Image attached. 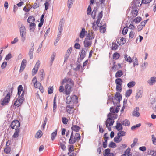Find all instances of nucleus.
<instances>
[{
	"label": "nucleus",
	"mask_w": 156,
	"mask_h": 156,
	"mask_svg": "<svg viewBox=\"0 0 156 156\" xmlns=\"http://www.w3.org/2000/svg\"><path fill=\"white\" fill-rule=\"evenodd\" d=\"M140 0H133L131 4V7L132 9L136 8L141 5L140 4Z\"/></svg>",
	"instance_id": "nucleus-7"
},
{
	"label": "nucleus",
	"mask_w": 156,
	"mask_h": 156,
	"mask_svg": "<svg viewBox=\"0 0 156 156\" xmlns=\"http://www.w3.org/2000/svg\"><path fill=\"white\" fill-rule=\"evenodd\" d=\"M122 80L120 78H118L115 80V83L116 84V85L121 86L122 85Z\"/></svg>",
	"instance_id": "nucleus-24"
},
{
	"label": "nucleus",
	"mask_w": 156,
	"mask_h": 156,
	"mask_svg": "<svg viewBox=\"0 0 156 156\" xmlns=\"http://www.w3.org/2000/svg\"><path fill=\"white\" fill-rule=\"evenodd\" d=\"M132 91L131 89L127 90L125 93V96L127 97H129L132 93Z\"/></svg>",
	"instance_id": "nucleus-42"
},
{
	"label": "nucleus",
	"mask_w": 156,
	"mask_h": 156,
	"mask_svg": "<svg viewBox=\"0 0 156 156\" xmlns=\"http://www.w3.org/2000/svg\"><path fill=\"white\" fill-rule=\"evenodd\" d=\"M104 156H107L110 153V149L109 148L106 149L104 150Z\"/></svg>",
	"instance_id": "nucleus-39"
},
{
	"label": "nucleus",
	"mask_w": 156,
	"mask_h": 156,
	"mask_svg": "<svg viewBox=\"0 0 156 156\" xmlns=\"http://www.w3.org/2000/svg\"><path fill=\"white\" fill-rule=\"evenodd\" d=\"M102 24H101V23L100 24V31L101 33H104L105 32L106 29L105 27H104V25L102 26Z\"/></svg>",
	"instance_id": "nucleus-30"
},
{
	"label": "nucleus",
	"mask_w": 156,
	"mask_h": 156,
	"mask_svg": "<svg viewBox=\"0 0 156 156\" xmlns=\"http://www.w3.org/2000/svg\"><path fill=\"white\" fill-rule=\"evenodd\" d=\"M80 139V135L79 133H76L74 136L73 131L71 132L70 137L69 139V143L70 144L75 143L76 141L79 140Z\"/></svg>",
	"instance_id": "nucleus-1"
},
{
	"label": "nucleus",
	"mask_w": 156,
	"mask_h": 156,
	"mask_svg": "<svg viewBox=\"0 0 156 156\" xmlns=\"http://www.w3.org/2000/svg\"><path fill=\"white\" fill-rule=\"evenodd\" d=\"M66 102L67 104H69L71 102H72L71 99V97L69 96H67L66 100Z\"/></svg>",
	"instance_id": "nucleus-50"
},
{
	"label": "nucleus",
	"mask_w": 156,
	"mask_h": 156,
	"mask_svg": "<svg viewBox=\"0 0 156 156\" xmlns=\"http://www.w3.org/2000/svg\"><path fill=\"white\" fill-rule=\"evenodd\" d=\"M92 41L90 40H89L87 39H85L84 41V46L85 47H90L92 44Z\"/></svg>",
	"instance_id": "nucleus-9"
},
{
	"label": "nucleus",
	"mask_w": 156,
	"mask_h": 156,
	"mask_svg": "<svg viewBox=\"0 0 156 156\" xmlns=\"http://www.w3.org/2000/svg\"><path fill=\"white\" fill-rule=\"evenodd\" d=\"M67 112L69 114L72 113L73 112V108L70 105H67L66 107Z\"/></svg>",
	"instance_id": "nucleus-27"
},
{
	"label": "nucleus",
	"mask_w": 156,
	"mask_h": 156,
	"mask_svg": "<svg viewBox=\"0 0 156 156\" xmlns=\"http://www.w3.org/2000/svg\"><path fill=\"white\" fill-rule=\"evenodd\" d=\"M48 93L49 94H51L53 92V87H50L48 88Z\"/></svg>",
	"instance_id": "nucleus-64"
},
{
	"label": "nucleus",
	"mask_w": 156,
	"mask_h": 156,
	"mask_svg": "<svg viewBox=\"0 0 156 156\" xmlns=\"http://www.w3.org/2000/svg\"><path fill=\"white\" fill-rule=\"evenodd\" d=\"M20 133V130L19 128L17 129H15V131L13 136L14 138L17 137L19 135Z\"/></svg>",
	"instance_id": "nucleus-37"
},
{
	"label": "nucleus",
	"mask_w": 156,
	"mask_h": 156,
	"mask_svg": "<svg viewBox=\"0 0 156 156\" xmlns=\"http://www.w3.org/2000/svg\"><path fill=\"white\" fill-rule=\"evenodd\" d=\"M7 144V143L6 144V147L4 149V151L6 154H8L10 153L11 151V147L8 146Z\"/></svg>",
	"instance_id": "nucleus-29"
},
{
	"label": "nucleus",
	"mask_w": 156,
	"mask_h": 156,
	"mask_svg": "<svg viewBox=\"0 0 156 156\" xmlns=\"http://www.w3.org/2000/svg\"><path fill=\"white\" fill-rule=\"evenodd\" d=\"M20 36L21 37L22 41L24 42L25 40V35H26V29L25 27L22 25L20 28Z\"/></svg>",
	"instance_id": "nucleus-3"
},
{
	"label": "nucleus",
	"mask_w": 156,
	"mask_h": 156,
	"mask_svg": "<svg viewBox=\"0 0 156 156\" xmlns=\"http://www.w3.org/2000/svg\"><path fill=\"white\" fill-rule=\"evenodd\" d=\"M86 50L85 48L82 49L80 56V59L82 60L85 57L86 54Z\"/></svg>",
	"instance_id": "nucleus-15"
},
{
	"label": "nucleus",
	"mask_w": 156,
	"mask_h": 156,
	"mask_svg": "<svg viewBox=\"0 0 156 156\" xmlns=\"http://www.w3.org/2000/svg\"><path fill=\"white\" fill-rule=\"evenodd\" d=\"M138 11L136 9L132 10L129 15L128 17L131 19H133V18L136 17L137 15Z\"/></svg>",
	"instance_id": "nucleus-8"
},
{
	"label": "nucleus",
	"mask_w": 156,
	"mask_h": 156,
	"mask_svg": "<svg viewBox=\"0 0 156 156\" xmlns=\"http://www.w3.org/2000/svg\"><path fill=\"white\" fill-rule=\"evenodd\" d=\"M108 146L109 147L114 148L116 147V145L115 143L112 141L110 143Z\"/></svg>",
	"instance_id": "nucleus-47"
},
{
	"label": "nucleus",
	"mask_w": 156,
	"mask_h": 156,
	"mask_svg": "<svg viewBox=\"0 0 156 156\" xmlns=\"http://www.w3.org/2000/svg\"><path fill=\"white\" fill-rule=\"evenodd\" d=\"M124 58H125V60L129 63H131L132 62V60L131 59V58L130 56H129L128 57V55L126 54L124 55Z\"/></svg>",
	"instance_id": "nucleus-32"
},
{
	"label": "nucleus",
	"mask_w": 156,
	"mask_h": 156,
	"mask_svg": "<svg viewBox=\"0 0 156 156\" xmlns=\"http://www.w3.org/2000/svg\"><path fill=\"white\" fill-rule=\"evenodd\" d=\"M156 82V77H151L148 80V83L150 85H153Z\"/></svg>",
	"instance_id": "nucleus-16"
},
{
	"label": "nucleus",
	"mask_w": 156,
	"mask_h": 156,
	"mask_svg": "<svg viewBox=\"0 0 156 156\" xmlns=\"http://www.w3.org/2000/svg\"><path fill=\"white\" fill-rule=\"evenodd\" d=\"M56 95L54 97L53 100V112L54 113H55L56 112V110L57 108V105H56Z\"/></svg>",
	"instance_id": "nucleus-26"
},
{
	"label": "nucleus",
	"mask_w": 156,
	"mask_h": 156,
	"mask_svg": "<svg viewBox=\"0 0 156 156\" xmlns=\"http://www.w3.org/2000/svg\"><path fill=\"white\" fill-rule=\"evenodd\" d=\"M39 6V2L38 1H36L35 2L33 5V6L32 7L34 9L37 8Z\"/></svg>",
	"instance_id": "nucleus-51"
},
{
	"label": "nucleus",
	"mask_w": 156,
	"mask_h": 156,
	"mask_svg": "<svg viewBox=\"0 0 156 156\" xmlns=\"http://www.w3.org/2000/svg\"><path fill=\"white\" fill-rule=\"evenodd\" d=\"M77 66L76 68H74V70L76 71H78L80 70V68H81L82 70V71H83V68L82 66L79 64H77Z\"/></svg>",
	"instance_id": "nucleus-52"
},
{
	"label": "nucleus",
	"mask_w": 156,
	"mask_h": 156,
	"mask_svg": "<svg viewBox=\"0 0 156 156\" xmlns=\"http://www.w3.org/2000/svg\"><path fill=\"white\" fill-rule=\"evenodd\" d=\"M141 18L140 17H137L136 18L134 19L133 21L135 22L136 23L140 22L141 20Z\"/></svg>",
	"instance_id": "nucleus-48"
},
{
	"label": "nucleus",
	"mask_w": 156,
	"mask_h": 156,
	"mask_svg": "<svg viewBox=\"0 0 156 156\" xmlns=\"http://www.w3.org/2000/svg\"><path fill=\"white\" fill-rule=\"evenodd\" d=\"M74 0H68V6L69 9L71 7V5H72Z\"/></svg>",
	"instance_id": "nucleus-54"
},
{
	"label": "nucleus",
	"mask_w": 156,
	"mask_h": 156,
	"mask_svg": "<svg viewBox=\"0 0 156 156\" xmlns=\"http://www.w3.org/2000/svg\"><path fill=\"white\" fill-rule=\"evenodd\" d=\"M126 134V133L125 132L122 131V130H120L119 131L117 134V135H120L121 137L125 136Z\"/></svg>",
	"instance_id": "nucleus-41"
},
{
	"label": "nucleus",
	"mask_w": 156,
	"mask_h": 156,
	"mask_svg": "<svg viewBox=\"0 0 156 156\" xmlns=\"http://www.w3.org/2000/svg\"><path fill=\"white\" fill-rule=\"evenodd\" d=\"M126 39L123 37H122L120 39V41L118 39L117 42L119 45H122L126 43Z\"/></svg>",
	"instance_id": "nucleus-22"
},
{
	"label": "nucleus",
	"mask_w": 156,
	"mask_h": 156,
	"mask_svg": "<svg viewBox=\"0 0 156 156\" xmlns=\"http://www.w3.org/2000/svg\"><path fill=\"white\" fill-rule=\"evenodd\" d=\"M23 92V91L24 92V91H23V87L22 85H20L18 87V93L17 94L18 95V98H20L21 97V92Z\"/></svg>",
	"instance_id": "nucleus-20"
},
{
	"label": "nucleus",
	"mask_w": 156,
	"mask_h": 156,
	"mask_svg": "<svg viewBox=\"0 0 156 156\" xmlns=\"http://www.w3.org/2000/svg\"><path fill=\"white\" fill-rule=\"evenodd\" d=\"M120 55L118 53H115L113 55V58L114 59H117L119 58Z\"/></svg>",
	"instance_id": "nucleus-44"
},
{
	"label": "nucleus",
	"mask_w": 156,
	"mask_h": 156,
	"mask_svg": "<svg viewBox=\"0 0 156 156\" xmlns=\"http://www.w3.org/2000/svg\"><path fill=\"white\" fill-rule=\"evenodd\" d=\"M36 26V24L34 23H31L30 25V30H32L30 33L31 36H33L34 34V30H35V27Z\"/></svg>",
	"instance_id": "nucleus-14"
},
{
	"label": "nucleus",
	"mask_w": 156,
	"mask_h": 156,
	"mask_svg": "<svg viewBox=\"0 0 156 156\" xmlns=\"http://www.w3.org/2000/svg\"><path fill=\"white\" fill-rule=\"evenodd\" d=\"M128 27H124L122 31V34L125 35L126 34L128 30Z\"/></svg>",
	"instance_id": "nucleus-55"
},
{
	"label": "nucleus",
	"mask_w": 156,
	"mask_h": 156,
	"mask_svg": "<svg viewBox=\"0 0 156 156\" xmlns=\"http://www.w3.org/2000/svg\"><path fill=\"white\" fill-rule=\"evenodd\" d=\"M85 32H86L85 31V28H83L79 35V37L80 38H83L84 37H85Z\"/></svg>",
	"instance_id": "nucleus-28"
},
{
	"label": "nucleus",
	"mask_w": 156,
	"mask_h": 156,
	"mask_svg": "<svg viewBox=\"0 0 156 156\" xmlns=\"http://www.w3.org/2000/svg\"><path fill=\"white\" fill-rule=\"evenodd\" d=\"M56 53L55 52H53L52 53L50 58V61L49 65L50 66H51L53 64V62L55 58Z\"/></svg>",
	"instance_id": "nucleus-19"
},
{
	"label": "nucleus",
	"mask_w": 156,
	"mask_h": 156,
	"mask_svg": "<svg viewBox=\"0 0 156 156\" xmlns=\"http://www.w3.org/2000/svg\"><path fill=\"white\" fill-rule=\"evenodd\" d=\"M7 63L6 62H4L1 65V68L3 69L5 68L7 65Z\"/></svg>",
	"instance_id": "nucleus-62"
},
{
	"label": "nucleus",
	"mask_w": 156,
	"mask_h": 156,
	"mask_svg": "<svg viewBox=\"0 0 156 156\" xmlns=\"http://www.w3.org/2000/svg\"><path fill=\"white\" fill-rule=\"evenodd\" d=\"M94 37L95 34H94V33L93 32L91 31L88 33L87 36L86 37L85 39H89V40L91 41V40L94 39Z\"/></svg>",
	"instance_id": "nucleus-13"
},
{
	"label": "nucleus",
	"mask_w": 156,
	"mask_h": 156,
	"mask_svg": "<svg viewBox=\"0 0 156 156\" xmlns=\"http://www.w3.org/2000/svg\"><path fill=\"white\" fill-rule=\"evenodd\" d=\"M34 44H33V45L31 47L28 53V55L30 56V59H31L33 58V53L34 51Z\"/></svg>",
	"instance_id": "nucleus-17"
},
{
	"label": "nucleus",
	"mask_w": 156,
	"mask_h": 156,
	"mask_svg": "<svg viewBox=\"0 0 156 156\" xmlns=\"http://www.w3.org/2000/svg\"><path fill=\"white\" fill-rule=\"evenodd\" d=\"M75 121H73L72 123V126L71 127V129L73 131H74L76 132H78L80 129V128L79 126H77L76 125H74V122Z\"/></svg>",
	"instance_id": "nucleus-11"
},
{
	"label": "nucleus",
	"mask_w": 156,
	"mask_h": 156,
	"mask_svg": "<svg viewBox=\"0 0 156 156\" xmlns=\"http://www.w3.org/2000/svg\"><path fill=\"white\" fill-rule=\"evenodd\" d=\"M44 70L42 69L40 70V79L41 80H43L45 77V75L44 73Z\"/></svg>",
	"instance_id": "nucleus-35"
},
{
	"label": "nucleus",
	"mask_w": 156,
	"mask_h": 156,
	"mask_svg": "<svg viewBox=\"0 0 156 156\" xmlns=\"http://www.w3.org/2000/svg\"><path fill=\"white\" fill-rule=\"evenodd\" d=\"M27 63L26 60L24 59L22 61L20 69V71H23Z\"/></svg>",
	"instance_id": "nucleus-18"
},
{
	"label": "nucleus",
	"mask_w": 156,
	"mask_h": 156,
	"mask_svg": "<svg viewBox=\"0 0 156 156\" xmlns=\"http://www.w3.org/2000/svg\"><path fill=\"white\" fill-rule=\"evenodd\" d=\"M10 93L9 92L7 93L6 96L4 98L3 100L2 101L1 104L3 105H5L7 104L10 100Z\"/></svg>",
	"instance_id": "nucleus-5"
},
{
	"label": "nucleus",
	"mask_w": 156,
	"mask_h": 156,
	"mask_svg": "<svg viewBox=\"0 0 156 156\" xmlns=\"http://www.w3.org/2000/svg\"><path fill=\"white\" fill-rule=\"evenodd\" d=\"M141 124L140 123H139L138 124L135 125H134L131 128V130H134L136 128L140 127V126H141Z\"/></svg>",
	"instance_id": "nucleus-56"
},
{
	"label": "nucleus",
	"mask_w": 156,
	"mask_h": 156,
	"mask_svg": "<svg viewBox=\"0 0 156 156\" xmlns=\"http://www.w3.org/2000/svg\"><path fill=\"white\" fill-rule=\"evenodd\" d=\"M122 124L125 126H129L130 125V122L127 119H125L122 122Z\"/></svg>",
	"instance_id": "nucleus-43"
},
{
	"label": "nucleus",
	"mask_w": 156,
	"mask_h": 156,
	"mask_svg": "<svg viewBox=\"0 0 156 156\" xmlns=\"http://www.w3.org/2000/svg\"><path fill=\"white\" fill-rule=\"evenodd\" d=\"M112 117L108 118L106 121H105L106 127L108 128L109 131L111 130V128L110 126L113 125L114 122V121L112 120Z\"/></svg>",
	"instance_id": "nucleus-2"
},
{
	"label": "nucleus",
	"mask_w": 156,
	"mask_h": 156,
	"mask_svg": "<svg viewBox=\"0 0 156 156\" xmlns=\"http://www.w3.org/2000/svg\"><path fill=\"white\" fill-rule=\"evenodd\" d=\"M115 62H113V66L112 67V69L113 70H114L115 71H116V70H118L119 69V68H118V66L117 65L115 64Z\"/></svg>",
	"instance_id": "nucleus-59"
},
{
	"label": "nucleus",
	"mask_w": 156,
	"mask_h": 156,
	"mask_svg": "<svg viewBox=\"0 0 156 156\" xmlns=\"http://www.w3.org/2000/svg\"><path fill=\"white\" fill-rule=\"evenodd\" d=\"M142 91L141 90H139L137 93L136 95V98L137 99L138 98H141L142 97Z\"/></svg>",
	"instance_id": "nucleus-33"
},
{
	"label": "nucleus",
	"mask_w": 156,
	"mask_h": 156,
	"mask_svg": "<svg viewBox=\"0 0 156 156\" xmlns=\"http://www.w3.org/2000/svg\"><path fill=\"white\" fill-rule=\"evenodd\" d=\"M57 130H56L55 131L52 133L51 135V139L52 141H53L55 139L57 134Z\"/></svg>",
	"instance_id": "nucleus-31"
},
{
	"label": "nucleus",
	"mask_w": 156,
	"mask_h": 156,
	"mask_svg": "<svg viewBox=\"0 0 156 156\" xmlns=\"http://www.w3.org/2000/svg\"><path fill=\"white\" fill-rule=\"evenodd\" d=\"M12 58V55L10 53H9L6 55L5 58L6 60H9Z\"/></svg>",
	"instance_id": "nucleus-57"
},
{
	"label": "nucleus",
	"mask_w": 156,
	"mask_h": 156,
	"mask_svg": "<svg viewBox=\"0 0 156 156\" xmlns=\"http://www.w3.org/2000/svg\"><path fill=\"white\" fill-rule=\"evenodd\" d=\"M115 127L118 131L123 129V127L122 124L120 123H119L118 122H117L116 125Z\"/></svg>",
	"instance_id": "nucleus-25"
},
{
	"label": "nucleus",
	"mask_w": 156,
	"mask_h": 156,
	"mask_svg": "<svg viewBox=\"0 0 156 156\" xmlns=\"http://www.w3.org/2000/svg\"><path fill=\"white\" fill-rule=\"evenodd\" d=\"M116 90L117 91L119 92H121L122 90V85H121V86H118V85H116Z\"/></svg>",
	"instance_id": "nucleus-60"
},
{
	"label": "nucleus",
	"mask_w": 156,
	"mask_h": 156,
	"mask_svg": "<svg viewBox=\"0 0 156 156\" xmlns=\"http://www.w3.org/2000/svg\"><path fill=\"white\" fill-rule=\"evenodd\" d=\"M20 126L19 122L17 120L13 121L10 125V127L12 129H19Z\"/></svg>",
	"instance_id": "nucleus-6"
},
{
	"label": "nucleus",
	"mask_w": 156,
	"mask_h": 156,
	"mask_svg": "<svg viewBox=\"0 0 156 156\" xmlns=\"http://www.w3.org/2000/svg\"><path fill=\"white\" fill-rule=\"evenodd\" d=\"M62 123L64 124H67L68 122V119L65 117H63L62 118Z\"/></svg>",
	"instance_id": "nucleus-58"
},
{
	"label": "nucleus",
	"mask_w": 156,
	"mask_h": 156,
	"mask_svg": "<svg viewBox=\"0 0 156 156\" xmlns=\"http://www.w3.org/2000/svg\"><path fill=\"white\" fill-rule=\"evenodd\" d=\"M38 69V67H34L32 71V75H34L37 73Z\"/></svg>",
	"instance_id": "nucleus-49"
},
{
	"label": "nucleus",
	"mask_w": 156,
	"mask_h": 156,
	"mask_svg": "<svg viewBox=\"0 0 156 156\" xmlns=\"http://www.w3.org/2000/svg\"><path fill=\"white\" fill-rule=\"evenodd\" d=\"M122 140V138L119 135H117V136H115L114 139V141L117 143L120 142Z\"/></svg>",
	"instance_id": "nucleus-23"
},
{
	"label": "nucleus",
	"mask_w": 156,
	"mask_h": 156,
	"mask_svg": "<svg viewBox=\"0 0 156 156\" xmlns=\"http://www.w3.org/2000/svg\"><path fill=\"white\" fill-rule=\"evenodd\" d=\"M138 141V139L136 138H135L133 140V143L131 144V148L133 147L136 145V143Z\"/></svg>",
	"instance_id": "nucleus-53"
},
{
	"label": "nucleus",
	"mask_w": 156,
	"mask_h": 156,
	"mask_svg": "<svg viewBox=\"0 0 156 156\" xmlns=\"http://www.w3.org/2000/svg\"><path fill=\"white\" fill-rule=\"evenodd\" d=\"M24 96V92L21 94L20 96L21 97L20 98H18L14 103V105L17 106L18 107L19 106L21 105L22 103L24 101V98L23 97Z\"/></svg>",
	"instance_id": "nucleus-4"
},
{
	"label": "nucleus",
	"mask_w": 156,
	"mask_h": 156,
	"mask_svg": "<svg viewBox=\"0 0 156 156\" xmlns=\"http://www.w3.org/2000/svg\"><path fill=\"white\" fill-rule=\"evenodd\" d=\"M42 132L41 130H39L36 133L35 137L36 138H39L42 136Z\"/></svg>",
	"instance_id": "nucleus-40"
},
{
	"label": "nucleus",
	"mask_w": 156,
	"mask_h": 156,
	"mask_svg": "<svg viewBox=\"0 0 156 156\" xmlns=\"http://www.w3.org/2000/svg\"><path fill=\"white\" fill-rule=\"evenodd\" d=\"M118 47L119 46L116 43H113L112 46V49L116 50L118 48Z\"/></svg>",
	"instance_id": "nucleus-45"
},
{
	"label": "nucleus",
	"mask_w": 156,
	"mask_h": 156,
	"mask_svg": "<svg viewBox=\"0 0 156 156\" xmlns=\"http://www.w3.org/2000/svg\"><path fill=\"white\" fill-rule=\"evenodd\" d=\"M77 97L76 95H73L72 96V97H71V99L72 102L73 103L75 102L76 101H77Z\"/></svg>",
	"instance_id": "nucleus-46"
},
{
	"label": "nucleus",
	"mask_w": 156,
	"mask_h": 156,
	"mask_svg": "<svg viewBox=\"0 0 156 156\" xmlns=\"http://www.w3.org/2000/svg\"><path fill=\"white\" fill-rule=\"evenodd\" d=\"M151 136L153 144L154 145H156V138L154 137V135H152Z\"/></svg>",
	"instance_id": "nucleus-63"
},
{
	"label": "nucleus",
	"mask_w": 156,
	"mask_h": 156,
	"mask_svg": "<svg viewBox=\"0 0 156 156\" xmlns=\"http://www.w3.org/2000/svg\"><path fill=\"white\" fill-rule=\"evenodd\" d=\"M136 84V82L134 81H132L129 82L127 84L128 87L129 88L133 87Z\"/></svg>",
	"instance_id": "nucleus-36"
},
{
	"label": "nucleus",
	"mask_w": 156,
	"mask_h": 156,
	"mask_svg": "<svg viewBox=\"0 0 156 156\" xmlns=\"http://www.w3.org/2000/svg\"><path fill=\"white\" fill-rule=\"evenodd\" d=\"M35 20V19L34 17L33 16H29L28 18L27 22L30 23H33L34 22Z\"/></svg>",
	"instance_id": "nucleus-38"
},
{
	"label": "nucleus",
	"mask_w": 156,
	"mask_h": 156,
	"mask_svg": "<svg viewBox=\"0 0 156 156\" xmlns=\"http://www.w3.org/2000/svg\"><path fill=\"white\" fill-rule=\"evenodd\" d=\"M114 98L118 101L117 103H118L119 104L120 101L122 99V96L120 94L116 92L114 96Z\"/></svg>",
	"instance_id": "nucleus-10"
},
{
	"label": "nucleus",
	"mask_w": 156,
	"mask_h": 156,
	"mask_svg": "<svg viewBox=\"0 0 156 156\" xmlns=\"http://www.w3.org/2000/svg\"><path fill=\"white\" fill-rule=\"evenodd\" d=\"M91 7L90 5H89L87 10V15H89L90 14L91 12Z\"/></svg>",
	"instance_id": "nucleus-61"
},
{
	"label": "nucleus",
	"mask_w": 156,
	"mask_h": 156,
	"mask_svg": "<svg viewBox=\"0 0 156 156\" xmlns=\"http://www.w3.org/2000/svg\"><path fill=\"white\" fill-rule=\"evenodd\" d=\"M123 72L122 70H120L117 71L115 74V77L118 78L121 77L123 75Z\"/></svg>",
	"instance_id": "nucleus-34"
},
{
	"label": "nucleus",
	"mask_w": 156,
	"mask_h": 156,
	"mask_svg": "<svg viewBox=\"0 0 156 156\" xmlns=\"http://www.w3.org/2000/svg\"><path fill=\"white\" fill-rule=\"evenodd\" d=\"M139 108L136 107L133 111L132 113V115L133 116L139 117L140 116V113L139 112Z\"/></svg>",
	"instance_id": "nucleus-12"
},
{
	"label": "nucleus",
	"mask_w": 156,
	"mask_h": 156,
	"mask_svg": "<svg viewBox=\"0 0 156 156\" xmlns=\"http://www.w3.org/2000/svg\"><path fill=\"white\" fill-rule=\"evenodd\" d=\"M71 86L68 84H67L65 86V93L66 94L68 95L69 94L70 92L71 89Z\"/></svg>",
	"instance_id": "nucleus-21"
}]
</instances>
